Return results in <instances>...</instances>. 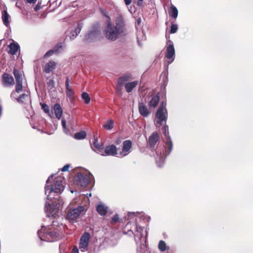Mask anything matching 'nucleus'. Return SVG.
Listing matches in <instances>:
<instances>
[{
	"instance_id": "obj_1",
	"label": "nucleus",
	"mask_w": 253,
	"mask_h": 253,
	"mask_svg": "<svg viewBox=\"0 0 253 253\" xmlns=\"http://www.w3.org/2000/svg\"><path fill=\"white\" fill-rule=\"evenodd\" d=\"M53 176L52 174L48 177L44 187L45 194L48 201L45 203L44 211L47 216L51 218H55L57 215L62 203L59 195L64 189L62 184L63 178L56 177L52 180Z\"/></svg>"
},
{
	"instance_id": "obj_2",
	"label": "nucleus",
	"mask_w": 253,
	"mask_h": 253,
	"mask_svg": "<svg viewBox=\"0 0 253 253\" xmlns=\"http://www.w3.org/2000/svg\"><path fill=\"white\" fill-rule=\"evenodd\" d=\"M163 133L167 138V141L165 146V149L159 152V149L156 150L157 156L156 157V162L159 167H162L165 162V158L169 155L172 149V142L169 135V127L167 125H165L163 127Z\"/></svg>"
},
{
	"instance_id": "obj_3",
	"label": "nucleus",
	"mask_w": 253,
	"mask_h": 253,
	"mask_svg": "<svg viewBox=\"0 0 253 253\" xmlns=\"http://www.w3.org/2000/svg\"><path fill=\"white\" fill-rule=\"evenodd\" d=\"M55 221H52L50 227L42 226L38 231L39 238L42 241L46 242H54L60 238V234L57 229H53L55 226Z\"/></svg>"
},
{
	"instance_id": "obj_4",
	"label": "nucleus",
	"mask_w": 253,
	"mask_h": 253,
	"mask_svg": "<svg viewBox=\"0 0 253 253\" xmlns=\"http://www.w3.org/2000/svg\"><path fill=\"white\" fill-rule=\"evenodd\" d=\"M167 102L163 101L161 102L156 114L155 123L156 126H160L164 123H166L168 119V111L166 108Z\"/></svg>"
},
{
	"instance_id": "obj_5",
	"label": "nucleus",
	"mask_w": 253,
	"mask_h": 253,
	"mask_svg": "<svg viewBox=\"0 0 253 253\" xmlns=\"http://www.w3.org/2000/svg\"><path fill=\"white\" fill-rule=\"evenodd\" d=\"M84 210V207L83 206H79L76 208H73L70 205L67 208L66 219L70 222H76L80 215Z\"/></svg>"
},
{
	"instance_id": "obj_6",
	"label": "nucleus",
	"mask_w": 253,
	"mask_h": 253,
	"mask_svg": "<svg viewBox=\"0 0 253 253\" xmlns=\"http://www.w3.org/2000/svg\"><path fill=\"white\" fill-rule=\"evenodd\" d=\"M105 35L106 38L110 41H115L117 39L121 33V31L115 27L109 21L105 29Z\"/></svg>"
},
{
	"instance_id": "obj_7",
	"label": "nucleus",
	"mask_w": 253,
	"mask_h": 253,
	"mask_svg": "<svg viewBox=\"0 0 253 253\" xmlns=\"http://www.w3.org/2000/svg\"><path fill=\"white\" fill-rule=\"evenodd\" d=\"M100 33L99 25L96 24L93 25L88 33L85 35L84 40L87 42H91L98 38Z\"/></svg>"
},
{
	"instance_id": "obj_8",
	"label": "nucleus",
	"mask_w": 253,
	"mask_h": 253,
	"mask_svg": "<svg viewBox=\"0 0 253 253\" xmlns=\"http://www.w3.org/2000/svg\"><path fill=\"white\" fill-rule=\"evenodd\" d=\"M134 228L136 229L135 233L131 230H128L126 233L129 236L133 235L136 244L138 245L140 241H145V238L143 237L142 233L144 227L135 225Z\"/></svg>"
},
{
	"instance_id": "obj_9",
	"label": "nucleus",
	"mask_w": 253,
	"mask_h": 253,
	"mask_svg": "<svg viewBox=\"0 0 253 253\" xmlns=\"http://www.w3.org/2000/svg\"><path fill=\"white\" fill-rule=\"evenodd\" d=\"M89 239V233L85 232L82 235L79 245V248L81 252H85L88 250Z\"/></svg>"
},
{
	"instance_id": "obj_10",
	"label": "nucleus",
	"mask_w": 253,
	"mask_h": 253,
	"mask_svg": "<svg viewBox=\"0 0 253 253\" xmlns=\"http://www.w3.org/2000/svg\"><path fill=\"white\" fill-rule=\"evenodd\" d=\"M168 42L169 43V44L167 47L166 56L168 59L169 60L168 62V63L170 64L173 61L174 59L175 49L172 42L171 41H169Z\"/></svg>"
},
{
	"instance_id": "obj_11",
	"label": "nucleus",
	"mask_w": 253,
	"mask_h": 253,
	"mask_svg": "<svg viewBox=\"0 0 253 253\" xmlns=\"http://www.w3.org/2000/svg\"><path fill=\"white\" fill-rule=\"evenodd\" d=\"M132 142L129 140H125L123 142L122 151L119 153L118 157H124L127 156L130 152L132 148Z\"/></svg>"
},
{
	"instance_id": "obj_12",
	"label": "nucleus",
	"mask_w": 253,
	"mask_h": 253,
	"mask_svg": "<svg viewBox=\"0 0 253 253\" xmlns=\"http://www.w3.org/2000/svg\"><path fill=\"white\" fill-rule=\"evenodd\" d=\"M78 183L82 187L86 186L89 182L88 176L84 173L79 172L75 177Z\"/></svg>"
},
{
	"instance_id": "obj_13",
	"label": "nucleus",
	"mask_w": 253,
	"mask_h": 253,
	"mask_svg": "<svg viewBox=\"0 0 253 253\" xmlns=\"http://www.w3.org/2000/svg\"><path fill=\"white\" fill-rule=\"evenodd\" d=\"M118 154L117 149L114 145H111L106 147L104 153H100V155L103 156H115Z\"/></svg>"
},
{
	"instance_id": "obj_14",
	"label": "nucleus",
	"mask_w": 253,
	"mask_h": 253,
	"mask_svg": "<svg viewBox=\"0 0 253 253\" xmlns=\"http://www.w3.org/2000/svg\"><path fill=\"white\" fill-rule=\"evenodd\" d=\"M159 139V136L158 133L156 131L153 132L151 135L149 136L148 139V144L150 147L152 149H154L156 144L158 142Z\"/></svg>"
},
{
	"instance_id": "obj_15",
	"label": "nucleus",
	"mask_w": 253,
	"mask_h": 253,
	"mask_svg": "<svg viewBox=\"0 0 253 253\" xmlns=\"http://www.w3.org/2000/svg\"><path fill=\"white\" fill-rule=\"evenodd\" d=\"M74 121H68L67 123V126H66V121L64 119H62L61 120V125L62 126V127L63 128L64 131L66 134L69 133L70 130H73L74 129Z\"/></svg>"
},
{
	"instance_id": "obj_16",
	"label": "nucleus",
	"mask_w": 253,
	"mask_h": 253,
	"mask_svg": "<svg viewBox=\"0 0 253 253\" xmlns=\"http://www.w3.org/2000/svg\"><path fill=\"white\" fill-rule=\"evenodd\" d=\"M2 78L3 84L5 86L12 85L14 83L13 78L6 73L3 74Z\"/></svg>"
},
{
	"instance_id": "obj_17",
	"label": "nucleus",
	"mask_w": 253,
	"mask_h": 253,
	"mask_svg": "<svg viewBox=\"0 0 253 253\" xmlns=\"http://www.w3.org/2000/svg\"><path fill=\"white\" fill-rule=\"evenodd\" d=\"M57 63L53 61H50L46 63L43 69V71L46 73L52 72L56 68Z\"/></svg>"
},
{
	"instance_id": "obj_18",
	"label": "nucleus",
	"mask_w": 253,
	"mask_h": 253,
	"mask_svg": "<svg viewBox=\"0 0 253 253\" xmlns=\"http://www.w3.org/2000/svg\"><path fill=\"white\" fill-rule=\"evenodd\" d=\"M16 100L19 103L26 104L30 101L29 93L27 92L26 93L21 94L19 97L16 98Z\"/></svg>"
},
{
	"instance_id": "obj_19",
	"label": "nucleus",
	"mask_w": 253,
	"mask_h": 253,
	"mask_svg": "<svg viewBox=\"0 0 253 253\" xmlns=\"http://www.w3.org/2000/svg\"><path fill=\"white\" fill-rule=\"evenodd\" d=\"M138 109L140 115L144 117H147L150 114L147 107L143 103H139Z\"/></svg>"
},
{
	"instance_id": "obj_20",
	"label": "nucleus",
	"mask_w": 253,
	"mask_h": 253,
	"mask_svg": "<svg viewBox=\"0 0 253 253\" xmlns=\"http://www.w3.org/2000/svg\"><path fill=\"white\" fill-rule=\"evenodd\" d=\"M115 23L116 25H115V27L123 32L125 25L123 17L121 15L117 16L116 19Z\"/></svg>"
},
{
	"instance_id": "obj_21",
	"label": "nucleus",
	"mask_w": 253,
	"mask_h": 253,
	"mask_svg": "<svg viewBox=\"0 0 253 253\" xmlns=\"http://www.w3.org/2000/svg\"><path fill=\"white\" fill-rule=\"evenodd\" d=\"M146 39V37L144 31L143 30L138 31L137 34V40L138 44L140 46H142V42L145 41Z\"/></svg>"
},
{
	"instance_id": "obj_22",
	"label": "nucleus",
	"mask_w": 253,
	"mask_h": 253,
	"mask_svg": "<svg viewBox=\"0 0 253 253\" xmlns=\"http://www.w3.org/2000/svg\"><path fill=\"white\" fill-rule=\"evenodd\" d=\"M108 208L103 203H100L96 206V211L100 215H105L107 212Z\"/></svg>"
},
{
	"instance_id": "obj_23",
	"label": "nucleus",
	"mask_w": 253,
	"mask_h": 253,
	"mask_svg": "<svg viewBox=\"0 0 253 253\" xmlns=\"http://www.w3.org/2000/svg\"><path fill=\"white\" fill-rule=\"evenodd\" d=\"M53 110L57 119H60L62 115V109L60 104H55L53 106Z\"/></svg>"
},
{
	"instance_id": "obj_24",
	"label": "nucleus",
	"mask_w": 253,
	"mask_h": 253,
	"mask_svg": "<svg viewBox=\"0 0 253 253\" xmlns=\"http://www.w3.org/2000/svg\"><path fill=\"white\" fill-rule=\"evenodd\" d=\"M160 101V97L158 95H154L151 96L149 102V105L151 107L155 108Z\"/></svg>"
},
{
	"instance_id": "obj_25",
	"label": "nucleus",
	"mask_w": 253,
	"mask_h": 253,
	"mask_svg": "<svg viewBox=\"0 0 253 253\" xmlns=\"http://www.w3.org/2000/svg\"><path fill=\"white\" fill-rule=\"evenodd\" d=\"M138 81H133L132 82H128L125 85L126 91L129 93L138 85Z\"/></svg>"
},
{
	"instance_id": "obj_26",
	"label": "nucleus",
	"mask_w": 253,
	"mask_h": 253,
	"mask_svg": "<svg viewBox=\"0 0 253 253\" xmlns=\"http://www.w3.org/2000/svg\"><path fill=\"white\" fill-rule=\"evenodd\" d=\"M82 24L78 23L77 27L74 30V31H72L70 36V40H74L80 33L82 28Z\"/></svg>"
},
{
	"instance_id": "obj_27",
	"label": "nucleus",
	"mask_w": 253,
	"mask_h": 253,
	"mask_svg": "<svg viewBox=\"0 0 253 253\" xmlns=\"http://www.w3.org/2000/svg\"><path fill=\"white\" fill-rule=\"evenodd\" d=\"M131 77L130 74H125L119 78L117 82L124 85V83L131 80Z\"/></svg>"
},
{
	"instance_id": "obj_28",
	"label": "nucleus",
	"mask_w": 253,
	"mask_h": 253,
	"mask_svg": "<svg viewBox=\"0 0 253 253\" xmlns=\"http://www.w3.org/2000/svg\"><path fill=\"white\" fill-rule=\"evenodd\" d=\"M144 242H145V241H140L137 245V253H147L146 246Z\"/></svg>"
},
{
	"instance_id": "obj_29",
	"label": "nucleus",
	"mask_w": 253,
	"mask_h": 253,
	"mask_svg": "<svg viewBox=\"0 0 253 253\" xmlns=\"http://www.w3.org/2000/svg\"><path fill=\"white\" fill-rule=\"evenodd\" d=\"M8 47L9 48V53L12 55H15L19 48V45L17 43L12 42L9 45Z\"/></svg>"
},
{
	"instance_id": "obj_30",
	"label": "nucleus",
	"mask_w": 253,
	"mask_h": 253,
	"mask_svg": "<svg viewBox=\"0 0 253 253\" xmlns=\"http://www.w3.org/2000/svg\"><path fill=\"white\" fill-rule=\"evenodd\" d=\"M9 15L6 10H4L2 12V19L4 25L7 27L9 25Z\"/></svg>"
},
{
	"instance_id": "obj_31",
	"label": "nucleus",
	"mask_w": 253,
	"mask_h": 253,
	"mask_svg": "<svg viewBox=\"0 0 253 253\" xmlns=\"http://www.w3.org/2000/svg\"><path fill=\"white\" fill-rule=\"evenodd\" d=\"M86 136V134L84 131H81L74 134V138L77 140H82L85 138Z\"/></svg>"
},
{
	"instance_id": "obj_32",
	"label": "nucleus",
	"mask_w": 253,
	"mask_h": 253,
	"mask_svg": "<svg viewBox=\"0 0 253 253\" xmlns=\"http://www.w3.org/2000/svg\"><path fill=\"white\" fill-rule=\"evenodd\" d=\"M158 248L161 252H164L169 249V247L167 246L165 241L161 240L158 244Z\"/></svg>"
},
{
	"instance_id": "obj_33",
	"label": "nucleus",
	"mask_w": 253,
	"mask_h": 253,
	"mask_svg": "<svg viewBox=\"0 0 253 253\" xmlns=\"http://www.w3.org/2000/svg\"><path fill=\"white\" fill-rule=\"evenodd\" d=\"M46 84L49 89H52L55 88V83L52 78H46Z\"/></svg>"
},
{
	"instance_id": "obj_34",
	"label": "nucleus",
	"mask_w": 253,
	"mask_h": 253,
	"mask_svg": "<svg viewBox=\"0 0 253 253\" xmlns=\"http://www.w3.org/2000/svg\"><path fill=\"white\" fill-rule=\"evenodd\" d=\"M13 74L16 80V82H18V81L19 82H22V75L18 70L14 69L13 71Z\"/></svg>"
},
{
	"instance_id": "obj_35",
	"label": "nucleus",
	"mask_w": 253,
	"mask_h": 253,
	"mask_svg": "<svg viewBox=\"0 0 253 253\" xmlns=\"http://www.w3.org/2000/svg\"><path fill=\"white\" fill-rule=\"evenodd\" d=\"M170 9L171 16L173 18H176L178 16V10L177 8L173 5H172L170 6Z\"/></svg>"
},
{
	"instance_id": "obj_36",
	"label": "nucleus",
	"mask_w": 253,
	"mask_h": 253,
	"mask_svg": "<svg viewBox=\"0 0 253 253\" xmlns=\"http://www.w3.org/2000/svg\"><path fill=\"white\" fill-rule=\"evenodd\" d=\"M114 122L112 120H108L103 126V127L107 130H110L113 128Z\"/></svg>"
},
{
	"instance_id": "obj_37",
	"label": "nucleus",
	"mask_w": 253,
	"mask_h": 253,
	"mask_svg": "<svg viewBox=\"0 0 253 253\" xmlns=\"http://www.w3.org/2000/svg\"><path fill=\"white\" fill-rule=\"evenodd\" d=\"M40 105H41L42 109L43 110V111L48 114V115L50 117H51V115H53L52 113H50L49 111V107L47 105H46L45 103H40Z\"/></svg>"
},
{
	"instance_id": "obj_38",
	"label": "nucleus",
	"mask_w": 253,
	"mask_h": 253,
	"mask_svg": "<svg viewBox=\"0 0 253 253\" xmlns=\"http://www.w3.org/2000/svg\"><path fill=\"white\" fill-rule=\"evenodd\" d=\"M82 97L84 100L85 104H88L90 102V98L87 93L85 92H83L82 94Z\"/></svg>"
},
{
	"instance_id": "obj_39",
	"label": "nucleus",
	"mask_w": 253,
	"mask_h": 253,
	"mask_svg": "<svg viewBox=\"0 0 253 253\" xmlns=\"http://www.w3.org/2000/svg\"><path fill=\"white\" fill-rule=\"evenodd\" d=\"M63 48V46L62 43H60L56 45L52 49L55 52V53H58L61 52V49Z\"/></svg>"
},
{
	"instance_id": "obj_40",
	"label": "nucleus",
	"mask_w": 253,
	"mask_h": 253,
	"mask_svg": "<svg viewBox=\"0 0 253 253\" xmlns=\"http://www.w3.org/2000/svg\"><path fill=\"white\" fill-rule=\"evenodd\" d=\"M67 97L69 98L71 101L74 99V93L72 89L69 90H66Z\"/></svg>"
},
{
	"instance_id": "obj_41",
	"label": "nucleus",
	"mask_w": 253,
	"mask_h": 253,
	"mask_svg": "<svg viewBox=\"0 0 253 253\" xmlns=\"http://www.w3.org/2000/svg\"><path fill=\"white\" fill-rule=\"evenodd\" d=\"M16 86H15V91L17 93H19L22 90L23 88L22 86V82H16Z\"/></svg>"
},
{
	"instance_id": "obj_42",
	"label": "nucleus",
	"mask_w": 253,
	"mask_h": 253,
	"mask_svg": "<svg viewBox=\"0 0 253 253\" xmlns=\"http://www.w3.org/2000/svg\"><path fill=\"white\" fill-rule=\"evenodd\" d=\"M178 29V26L177 24H172L170 27V33L174 34L175 33Z\"/></svg>"
},
{
	"instance_id": "obj_43",
	"label": "nucleus",
	"mask_w": 253,
	"mask_h": 253,
	"mask_svg": "<svg viewBox=\"0 0 253 253\" xmlns=\"http://www.w3.org/2000/svg\"><path fill=\"white\" fill-rule=\"evenodd\" d=\"M123 85H122L120 84H119V83L117 82V84L116 85V89L117 92L120 95H122V90L123 89Z\"/></svg>"
},
{
	"instance_id": "obj_44",
	"label": "nucleus",
	"mask_w": 253,
	"mask_h": 253,
	"mask_svg": "<svg viewBox=\"0 0 253 253\" xmlns=\"http://www.w3.org/2000/svg\"><path fill=\"white\" fill-rule=\"evenodd\" d=\"M93 146L94 147L99 149H102L103 148V146L102 144H99L96 139L94 140V141L93 142Z\"/></svg>"
},
{
	"instance_id": "obj_45",
	"label": "nucleus",
	"mask_w": 253,
	"mask_h": 253,
	"mask_svg": "<svg viewBox=\"0 0 253 253\" xmlns=\"http://www.w3.org/2000/svg\"><path fill=\"white\" fill-rule=\"evenodd\" d=\"M54 53H55L54 50L52 49H50L46 52V53L43 56V58L49 57L52 55Z\"/></svg>"
},
{
	"instance_id": "obj_46",
	"label": "nucleus",
	"mask_w": 253,
	"mask_h": 253,
	"mask_svg": "<svg viewBox=\"0 0 253 253\" xmlns=\"http://www.w3.org/2000/svg\"><path fill=\"white\" fill-rule=\"evenodd\" d=\"M70 164H67L65 166H64L61 169V170L62 171H68L69 168H70Z\"/></svg>"
},
{
	"instance_id": "obj_47",
	"label": "nucleus",
	"mask_w": 253,
	"mask_h": 253,
	"mask_svg": "<svg viewBox=\"0 0 253 253\" xmlns=\"http://www.w3.org/2000/svg\"><path fill=\"white\" fill-rule=\"evenodd\" d=\"M119 215L118 214H115L113 218H112V222H114V223H116L118 221H119Z\"/></svg>"
},
{
	"instance_id": "obj_48",
	"label": "nucleus",
	"mask_w": 253,
	"mask_h": 253,
	"mask_svg": "<svg viewBox=\"0 0 253 253\" xmlns=\"http://www.w3.org/2000/svg\"><path fill=\"white\" fill-rule=\"evenodd\" d=\"M101 12L103 15L108 18L109 19H110V18L108 15L107 11L105 9H102L101 11Z\"/></svg>"
},
{
	"instance_id": "obj_49",
	"label": "nucleus",
	"mask_w": 253,
	"mask_h": 253,
	"mask_svg": "<svg viewBox=\"0 0 253 253\" xmlns=\"http://www.w3.org/2000/svg\"><path fill=\"white\" fill-rule=\"evenodd\" d=\"M16 91H12L11 93V95H10V97L11 98H15L16 100V98H17L16 95Z\"/></svg>"
},
{
	"instance_id": "obj_50",
	"label": "nucleus",
	"mask_w": 253,
	"mask_h": 253,
	"mask_svg": "<svg viewBox=\"0 0 253 253\" xmlns=\"http://www.w3.org/2000/svg\"><path fill=\"white\" fill-rule=\"evenodd\" d=\"M72 253H79V249L77 246L73 247L72 251Z\"/></svg>"
},
{
	"instance_id": "obj_51",
	"label": "nucleus",
	"mask_w": 253,
	"mask_h": 253,
	"mask_svg": "<svg viewBox=\"0 0 253 253\" xmlns=\"http://www.w3.org/2000/svg\"><path fill=\"white\" fill-rule=\"evenodd\" d=\"M41 6L40 5V4H37L34 7V10L35 11H38L41 8Z\"/></svg>"
},
{
	"instance_id": "obj_52",
	"label": "nucleus",
	"mask_w": 253,
	"mask_h": 253,
	"mask_svg": "<svg viewBox=\"0 0 253 253\" xmlns=\"http://www.w3.org/2000/svg\"><path fill=\"white\" fill-rule=\"evenodd\" d=\"M138 214V212H129L128 213V216L129 217H131L132 215H135L136 214Z\"/></svg>"
},
{
	"instance_id": "obj_53",
	"label": "nucleus",
	"mask_w": 253,
	"mask_h": 253,
	"mask_svg": "<svg viewBox=\"0 0 253 253\" xmlns=\"http://www.w3.org/2000/svg\"><path fill=\"white\" fill-rule=\"evenodd\" d=\"M37 0H26V1L29 3H35Z\"/></svg>"
},
{
	"instance_id": "obj_54",
	"label": "nucleus",
	"mask_w": 253,
	"mask_h": 253,
	"mask_svg": "<svg viewBox=\"0 0 253 253\" xmlns=\"http://www.w3.org/2000/svg\"><path fill=\"white\" fill-rule=\"evenodd\" d=\"M66 90H69L72 89L71 86L70 84H65Z\"/></svg>"
},
{
	"instance_id": "obj_55",
	"label": "nucleus",
	"mask_w": 253,
	"mask_h": 253,
	"mask_svg": "<svg viewBox=\"0 0 253 253\" xmlns=\"http://www.w3.org/2000/svg\"><path fill=\"white\" fill-rule=\"evenodd\" d=\"M70 80L69 77H67L65 82V84H70Z\"/></svg>"
},
{
	"instance_id": "obj_56",
	"label": "nucleus",
	"mask_w": 253,
	"mask_h": 253,
	"mask_svg": "<svg viewBox=\"0 0 253 253\" xmlns=\"http://www.w3.org/2000/svg\"><path fill=\"white\" fill-rule=\"evenodd\" d=\"M125 2L126 5H128L130 4L131 2V0H125Z\"/></svg>"
},
{
	"instance_id": "obj_57",
	"label": "nucleus",
	"mask_w": 253,
	"mask_h": 253,
	"mask_svg": "<svg viewBox=\"0 0 253 253\" xmlns=\"http://www.w3.org/2000/svg\"><path fill=\"white\" fill-rule=\"evenodd\" d=\"M64 245H60L59 246V250H60V253H62L61 250L63 248Z\"/></svg>"
},
{
	"instance_id": "obj_58",
	"label": "nucleus",
	"mask_w": 253,
	"mask_h": 253,
	"mask_svg": "<svg viewBox=\"0 0 253 253\" xmlns=\"http://www.w3.org/2000/svg\"><path fill=\"white\" fill-rule=\"evenodd\" d=\"M2 114V107L0 106V117L1 116Z\"/></svg>"
},
{
	"instance_id": "obj_59",
	"label": "nucleus",
	"mask_w": 253,
	"mask_h": 253,
	"mask_svg": "<svg viewBox=\"0 0 253 253\" xmlns=\"http://www.w3.org/2000/svg\"><path fill=\"white\" fill-rule=\"evenodd\" d=\"M37 4H40V5L41 6L42 4V0H39Z\"/></svg>"
},
{
	"instance_id": "obj_60",
	"label": "nucleus",
	"mask_w": 253,
	"mask_h": 253,
	"mask_svg": "<svg viewBox=\"0 0 253 253\" xmlns=\"http://www.w3.org/2000/svg\"><path fill=\"white\" fill-rule=\"evenodd\" d=\"M137 23H138V24H139V23H140V22H141V19H140V18H139V19H138L137 20Z\"/></svg>"
},
{
	"instance_id": "obj_61",
	"label": "nucleus",
	"mask_w": 253,
	"mask_h": 253,
	"mask_svg": "<svg viewBox=\"0 0 253 253\" xmlns=\"http://www.w3.org/2000/svg\"><path fill=\"white\" fill-rule=\"evenodd\" d=\"M145 232H146V236H147V230H146V231H145Z\"/></svg>"
}]
</instances>
